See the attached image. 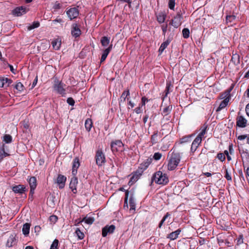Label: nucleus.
I'll list each match as a JSON object with an SVG mask.
<instances>
[{"label":"nucleus","mask_w":249,"mask_h":249,"mask_svg":"<svg viewBox=\"0 0 249 249\" xmlns=\"http://www.w3.org/2000/svg\"><path fill=\"white\" fill-rule=\"evenodd\" d=\"M152 181L158 184L165 185L169 182V178L166 174L159 171L153 175Z\"/></svg>","instance_id":"obj_1"},{"label":"nucleus","mask_w":249,"mask_h":249,"mask_svg":"<svg viewBox=\"0 0 249 249\" xmlns=\"http://www.w3.org/2000/svg\"><path fill=\"white\" fill-rule=\"evenodd\" d=\"M180 159L179 153L173 152L168 161V169L171 171L175 169L178 165Z\"/></svg>","instance_id":"obj_2"},{"label":"nucleus","mask_w":249,"mask_h":249,"mask_svg":"<svg viewBox=\"0 0 249 249\" xmlns=\"http://www.w3.org/2000/svg\"><path fill=\"white\" fill-rule=\"evenodd\" d=\"M183 19V13L180 9L178 11L177 14L169 22V25L175 29L179 27L182 22Z\"/></svg>","instance_id":"obj_3"},{"label":"nucleus","mask_w":249,"mask_h":249,"mask_svg":"<svg viewBox=\"0 0 249 249\" xmlns=\"http://www.w3.org/2000/svg\"><path fill=\"white\" fill-rule=\"evenodd\" d=\"M66 85L64 83L57 79H55L53 85V90L58 94L61 95L62 96H66Z\"/></svg>","instance_id":"obj_4"},{"label":"nucleus","mask_w":249,"mask_h":249,"mask_svg":"<svg viewBox=\"0 0 249 249\" xmlns=\"http://www.w3.org/2000/svg\"><path fill=\"white\" fill-rule=\"evenodd\" d=\"M147 168V165L144 168H141V169H138L135 172H134L131 177L130 180L129 181L128 184L129 186L133 184L135 182H136L138 179L139 178L140 176L142 175L143 171L145 170Z\"/></svg>","instance_id":"obj_5"},{"label":"nucleus","mask_w":249,"mask_h":249,"mask_svg":"<svg viewBox=\"0 0 249 249\" xmlns=\"http://www.w3.org/2000/svg\"><path fill=\"white\" fill-rule=\"evenodd\" d=\"M66 14L71 20L77 18L79 14L78 7L68 8L66 10Z\"/></svg>","instance_id":"obj_6"},{"label":"nucleus","mask_w":249,"mask_h":249,"mask_svg":"<svg viewBox=\"0 0 249 249\" xmlns=\"http://www.w3.org/2000/svg\"><path fill=\"white\" fill-rule=\"evenodd\" d=\"M111 149L113 153L122 151L124 144L121 141L116 140L111 142Z\"/></svg>","instance_id":"obj_7"},{"label":"nucleus","mask_w":249,"mask_h":249,"mask_svg":"<svg viewBox=\"0 0 249 249\" xmlns=\"http://www.w3.org/2000/svg\"><path fill=\"white\" fill-rule=\"evenodd\" d=\"M27 8L24 6H19L15 8L12 11V14L14 16L19 17L25 14L27 12Z\"/></svg>","instance_id":"obj_8"},{"label":"nucleus","mask_w":249,"mask_h":249,"mask_svg":"<svg viewBox=\"0 0 249 249\" xmlns=\"http://www.w3.org/2000/svg\"><path fill=\"white\" fill-rule=\"evenodd\" d=\"M173 38V34H170L169 35L168 38L166 39V40L164 41L161 44V45L159 49V52L160 54H161L163 52V51L165 50V49L168 46V45L169 44V43L172 40Z\"/></svg>","instance_id":"obj_9"},{"label":"nucleus","mask_w":249,"mask_h":249,"mask_svg":"<svg viewBox=\"0 0 249 249\" xmlns=\"http://www.w3.org/2000/svg\"><path fill=\"white\" fill-rule=\"evenodd\" d=\"M247 120L242 116H238L236 118V125L239 127L244 128L247 126Z\"/></svg>","instance_id":"obj_10"},{"label":"nucleus","mask_w":249,"mask_h":249,"mask_svg":"<svg viewBox=\"0 0 249 249\" xmlns=\"http://www.w3.org/2000/svg\"><path fill=\"white\" fill-rule=\"evenodd\" d=\"M78 184L77 178L75 177H73L71 178V180L70 183V188L73 194L77 193V185Z\"/></svg>","instance_id":"obj_11"},{"label":"nucleus","mask_w":249,"mask_h":249,"mask_svg":"<svg viewBox=\"0 0 249 249\" xmlns=\"http://www.w3.org/2000/svg\"><path fill=\"white\" fill-rule=\"evenodd\" d=\"M105 158L103 153L100 151H98L96 155V161L97 164L99 166L105 162Z\"/></svg>","instance_id":"obj_12"},{"label":"nucleus","mask_w":249,"mask_h":249,"mask_svg":"<svg viewBox=\"0 0 249 249\" xmlns=\"http://www.w3.org/2000/svg\"><path fill=\"white\" fill-rule=\"evenodd\" d=\"M66 179V177L63 175H59L58 176L56 183L58 185L59 189H63L64 187Z\"/></svg>","instance_id":"obj_13"},{"label":"nucleus","mask_w":249,"mask_h":249,"mask_svg":"<svg viewBox=\"0 0 249 249\" xmlns=\"http://www.w3.org/2000/svg\"><path fill=\"white\" fill-rule=\"evenodd\" d=\"M12 80L8 78L2 77L0 78V88H6L12 83Z\"/></svg>","instance_id":"obj_14"},{"label":"nucleus","mask_w":249,"mask_h":249,"mask_svg":"<svg viewBox=\"0 0 249 249\" xmlns=\"http://www.w3.org/2000/svg\"><path fill=\"white\" fill-rule=\"evenodd\" d=\"M52 45L53 48L55 50H58L61 45V38L57 37L53 40Z\"/></svg>","instance_id":"obj_15"},{"label":"nucleus","mask_w":249,"mask_h":249,"mask_svg":"<svg viewBox=\"0 0 249 249\" xmlns=\"http://www.w3.org/2000/svg\"><path fill=\"white\" fill-rule=\"evenodd\" d=\"M80 166L79 160L78 158H75L73 160L72 174L75 176L77 174V170Z\"/></svg>","instance_id":"obj_16"},{"label":"nucleus","mask_w":249,"mask_h":249,"mask_svg":"<svg viewBox=\"0 0 249 249\" xmlns=\"http://www.w3.org/2000/svg\"><path fill=\"white\" fill-rule=\"evenodd\" d=\"M166 13L164 11H160L157 14V19L160 23L164 22L166 18Z\"/></svg>","instance_id":"obj_17"},{"label":"nucleus","mask_w":249,"mask_h":249,"mask_svg":"<svg viewBox=\"0 0 249 249\" xmlns=\"http://www.w3.org/2000/svg\"><path fill=\"white\" fill-rule=\"evenodd\" d=\"M201 143V142L199 141V138H195L191 145V152L194 153L196 150L197 148Z\"/></svg>","instance_id":"obj_18"},{"label":"nucleus","mask_w":249,"mask_h":249,"mask_svg":"<svg viewBox=\"0 0 249 249\" xmlns=\"http://www.w3.org/2000/svg\"><path fill=\"white\" fill-rule=\"evenodd\" d=\"M207 125L204 124L200 128V132L196 138H199V141L202 142V139L204 138V135L207 132Z\"/></svg>","instance_id":"obj_19"},{"label":"nucleus","mask_w":249,"mask_h":249,"mask_svg":"<svg viewBox=\"0 0 249 249\" xmlns=\"http://www.w3.org/2000/svg\"><path fill=\"white\" fill-rule=\"evenodd\" d=\"M181 232V230L180 229H178L175 231L172 232L169 234L168 235L167 238L170 239L171 240H174L176 239L178 235Z\"/></svg>","instance_id":"obj_20"},{"label":"nucleus","mask_w":249,"mask_h":249,"mask_svg":"<svg viewBox=\"0 0 249 249\" xmlns=\"http://www.w3.org/2000/svg\"><path fill=\"white\" fill-rule=\"evenodd\" d=\"M25 187L23 185H18L13 187V191L16 193L22 194L25 191Z\"/></svg>","instance_id":"obj_21"},{"label":"nucleus","mask_w":249,"mask_h":249,"mask_svg":"<svg viewBox=\"0 0 249 249\" xmlns=\"http://www.w3.org/2000/svg\"><path fill=\"white\" fill-rule=\"evenodd\" d=\"M229 99L228 98H226V99H224L220 104L219 107H217V108L216 110V112H219L223 108H224L228 104V103L229 102Z\"/></svg>","instance_id":"obj_22"},{"label":"nucleus","mask_w":249,"mask_h":249,"mask_svg":"<svg viewBox=\"0 0 249 249\" xmlns=\"http://www.w3.org/2000/svg\"><path fill=\"white\" fill-rule=\"evenodd\" d=\"M4 147V144H3L0 148V162H1L5 157L9 156V154L5 151Z\"/></svg>","instance_id":"obj_23"},{"label":"nucleus","mask_w":249,"mask_h":249,"mask_svg":"<svg viewBox=\"0 0 249 249\" xmlns=\"http://www.w3.org/2000/svg\"><path fill=\"white\" fill-rule=\"evenodd\" d=\"M30 188L36 189V179L35 177H30L28 179Z\"/></svg>","instance_id":"obj_24"},{"label":"nucleus","mask_w":249,"mask_h":249,"mask_svg":"<svg viewBox=\"0 0 249 249\" xmlns=\"http://www.w3.org/2000/svg\"><path fill=\"white\" fill-rule=\"evenodd\" d=\"M16 244V238L15 237L12 235L8 238L6 245L8 247H11Z\"/></svg>","instance_id":"obj_25"},{"label":"nucleus","mask_w":249,"mask_h":249,"mask_svg":"<svg viewBox=\"0 0 249 249\" xmlns=\"http://www.w3.org/2000/svg\"><path fill=\"white\" fill-rule=\"evenodd\" d=\"M30 228V224L29 223H25L23 225L22 231L24 235L27 236L29 234Z\"/></svg>","instance_id":"obj_26"},{"label":"nucleus","mask_w":249,"mask_h":249,"mask_svg":"<svg viewBox=\"0 0 249 249\" xmlns=\"http://www.w3.org/2000/svg\"><path fill=\"white\" fill-rule=\"evenodd\" d=\"M231 61L235 65H238L240 64V56L238 54H233L232 56Z\"/></svg>","instance_id":"obj_27"},{"label":"nucleus","mask_w":249,"mask_h":249,"mask_svg":"<svg viewBox=\"0 0 249 249\" xmlns=\"http://www.w3.org/2000/svg\"><path fill=\"white\" fill-rule=\"evenodd\" d=\"M92 122L91 119H87L85 123V126L86 130L89 132L90 131L91 127H92Z\"/></svg>","instance_id":"obj_28"},{"label":"nucleus","mask_w":249,"mask_h":249,"mask_svg":"<svg viewBox=\"0 0 249 249\" xmlns=\"http://www.w3.org/2000/svg\"><path fill=\"white\" fill-rule=\"evenodd\" d=\"M94 221V219L92 217H84L81 221L78 222L77 224L84 221L86 224L90 225L92 224ZM75 225H77V224H75Z\"/></svg>","instance_id":"obj_29"},{"label":"nucleus","mask_w":249,"mask_h":249,"mask_svg":"<svg viewBox=\"0 0 249 249\" xmlns=\"http://www.w3.org/2000/svg\"><path fill=\"white\" fill-rule=\"evenodd\" d=\"M159 135V132L158 131L154 132V134L151 136V143L152 145L156 144L158 142V137Z\"/></svg>","instance_id":"obj_30"},{"label":"nucleus","mask_w":249,"mask_h":249,"mask_svg":"<svg viewBox=\"0 0 249 249\" xmlns=\"http://www.w3.org/2000/svg\"><path fill=\"white\" fill-rule=\"evenodd\" d=\"M130 210H135L136 208V202L133 197L131 196L129 198Z\"/></svg>","instance_id":"obj_31"},{"label":"nucleus","mask_w":249,"mask_h":249,"mask_svg":"<svg viewBox=\"0 0 249 249\" xmlns=\"http://www.w3.org/2000/svg\"><path fill=\"white\" fill-rule=\"evenodd\" d=\"M75 234L79 240L83 239L85 237L84 233L82 232L78 228H76L75 230Z\"/></svg>","instance_id":"obj_32"},{"label":"nucleus","mask_w":249,"mask_h":249,"mask_svg":"<svg viewBox=\"0 0 249 249\" xmlns=\"http://www.w3.org/2000/svg\"><path fill=\"white\" fill-rule=\"evenodd\" d=\"M130 94L129 90H125L123 92L121 97V101H122L123 100V102L125 101V99L127 98V100H128L129 98H127L128 96Z\"/></svg>","instance_id":"obj_33"},{"label":"nucleus","mask_w":249,"mask_h":249,"mask_svg":"<svg viewBox=\"0 0 249 249\" xmlns=\"http://www.w3.org/2000/svg\"><path fill=\"white\" fill-rule=\"evenodd\" d=\"M109 53V47L106 48L104 53H103L102 55V56H101V63L103 62V61H104L108 54Z\"/></svg>","instance_id":"obj_34"},{"label":"nucleus","mask_w":249,"mask_h":249,"mask_svg":"<svg viewBox=\"0 0 249 249\" xmlns=\"http://www.w3.org/2000/svg\"><path fill=\"white\" fill-rule=\"evenodd\" d=\"M40 23L38 21H34L31 25L28 26L27 29L28 30H32L38 27Z\"/></svg>","instance_id":"obj_35"},{"label":"nucleus","mask_w":249,"mask_h":249,"mask_svg":"<svg viewBox=\"0 0 249 249\" xmlns=\"http://www.w3.org/2000/svg\"><path fill=\"white\" fill-rule=\"evenodd\" d=\"M220 98L221 99L224 100L226 99V98H228L230 100L231 99V94H229V91L225 90L224 92L220 94Z\"/></svg>","instance_id":"obj_36"},{"label":"nucleus","mask_w":249,"mask_h":249,"mask_svg":"<svg viewBox=\"0 0 249 249\" xmlns=\"http://www.w3.org/2000/svg\"><path fill=\"white\" fill-rule=\"evenodd\" d=\"M101 42L103 46L106 47L109 44V39L107 37L104 36L102 38Z\"/></svg>","instance_id":"obj_37"},{"label":"nucleus","mask_w":249,"mask_h":249,"mask_svg":"<svg viewBox=\"0 0 249 249\" xmlns=\"http://www.w3.org/2000/svg\"><path fill=\"white\" fill-rule=\"evenodd\" d=\"M71 31H81L80 25L77 23H73L71 25Z\"/></svg>","instance_id":"obj_38"},{"label":"nucleus","mask_w":249,"mask_h":249,"mask_svg":"<svg viewBox=\"0 0 249 249\" xmlns=\"http://www.w3.org/2000/svg\"><path fill=\"white\" fill-rule=\"evenodd\" d=\"M172 107L168 106L163 108L162 113L164 115L166 116L168 115L171 111Z\"/></svg>","instance_id":"obj_39"},{"label":"nucleus","mask_w":249,"mask_h":249,"mask_svg":"<svg viewBox=\"0 0 249 249\" xmlns=\"http://www.w3.org/2000/svg\"><path fill=\"white\" fill-rule=\"evenodd\" d=\"M193 135H188L182 137L180 140L181 143H185L191 141V138Z\"/></svg>","instance_id":"obj_40"},{"label":"nucleus","mask_w":249,"mask_h":249,"mask_svg":"<svg viewBox=\"0 0 249 249\" xmlns=\"http://www.w3.org/2000/svg\"><path fill=\"white\" fill-rule=\"evenodd\" d=\"M108 232H109V226L107 225L102 229V236L103 237L106 236Z\"/></svg>","instance_id":"obj_41"},{"label":"nucleus","mask_w":249,"mask_h":249,"mask_svg":"<svg viewBox=\"0 0 249 249\" xmlns=\"http://www.w3.org/2000/svg\"><path fill=\"white\" fill-rule=\"evenodd\" d=\"M58 242L57 239H55L52 244L50 249H58Z\"/></svg>","instance_id":"obj_42"},{"label":"nucleus","mask_w":249,"mask_h":249,"mask_svg":"<svg viewBox=\"0 0 249 249\" xmlns=\"http://www.w3.org/2000/svg\"><path fill=\"white\" fill-rule=\"evenodd\" d=\"M170 216V214L169 213H167L166 214L163 216L162 220L160 221V223L159 225V228H160L164 223V222L165 221V220Z\"/></svg>","instance_id":"obj_43"},{"label":"nucleus","mask_w":249,"mask_h":249,"mask_svg":"<svg viewBox=\"0 0 249 249\" xmlns=\"http://www.w3.org/2000/svg\"><path fill=\"white\" fill-rule=\"evenodd\" d=\"M15 88L19 91H22L23 90L24 86L20 82L18 83L15 86Z\"/></svg>","instance_id":"obj_44"},{"label":"nucleus","mask_w":249,"mask_h":249,"mask_svg":"<svg viewBox=\"0 0 249 249\" xmlns=\"http://www.w3.org/2000/svg\"><path fill=\"white\" fill-rule=\"evenodd\" d=\"M12 137L9 135H5L3 137V141L6 143H10L12 142Z\"/></svg>","instance_id":"obj_45"},{"label":"nucleus","mask_w":249,"mask_h":249,"mask_svg":"<svg viewBox=\"0 0 249 249\" xmlns=\"http://www.w3.org/2000/svg\"><path fill=\"white\" fill-rule=\"evenodd\" d=\"M176 0H169L168 7L171 10H174Z\"/></svg>","instance_id":"obj_46"},{"label":"nucleus","mask_w":249,"mask_h":249,"mask_svg":"<svg viewBox=\"0 0 249 249\" xmlns=\"http://www.w3.org/2000/svg\"><path fill=\"white\" fill-rule=\"evenodd\" d=\"M217 158L223 162L225 160V156L223 153H219L217 155Z\"/></svg>","instance_id":"obj_47"},{"label":"nucleus","mask_w":249,"mask_h":249,"mask_svg":"<svg viewBox=\"0 0 249 249\" xmlns=\"http://www.w3.org/2000/svg\"><path fill=\"white\" fill-rule=\"evenodd\" d=\"M162 154L160 152H156L154 154L153 158L155 160H158L161 158Z\"/></svg>","instance_id":"obj_48"},{"label":"nucleus","mask_w":249,"mask_h":249,"mask_svg":"<svg viewBox=\"0 0 249 249\" xmlns=\"http://www.w3.org/2000/svg\"><path fill=\"white\" fill-rule=\"evenodd\" d=\"M236 17L234 15H230L226 17V21L231 22L235 19Z\"/></svg>","instance_id":"obj_49"},{"label":"nucleus","mask_w":249,"mask_h":249,"mask_svg":"<svg viewBox=\"0 0 249 249\" xmlns=\"http://www.w3.org/2000/svg\"><path fill=\"white\" fill-rule=\"evenodd\" d=\"M57 220V217L55 215H51L50 217V221L52 222V223H55Z\"/></svg>","instance_id":"obj_50"},{"label":"nucleus","mask_w":249,"mask_h":249,"mask_svg":"<svg viewBox=\"0 0 249 249\" xmlns=\"http://www.w3.org/2000/svg\"><path fill=\"white\" fill-rule=\"evenodd\" d=\"M67 103L71 106H74V103H75V102L74 101V100L71 98V97H69L67 99Z\"/></svg>","instance_id":"obj_51"},{"label":"nucleus","mask_w":249,"mask_h":249,"mask_svg":"<svg viewBox=\"0 0 249 249\" xmlns=\"http://www.w3.org/2000/svg\"><path fill=\"white\" fill-rule=\"evenodd\" d=\"M225 178L228 180H231V176H230V175L228 173V170L226 169V175L225 176Z\"/></svg>","instance_id":"obj_52"},{"label":"nucleus","mask_w":249,"mask_h":249,"mask_svg":"<svg viewBox=\"0 0 249 249\" xmlns=\"http://www.w3.org/2000/svg\"><path fill=\"white\" fill-rule=\"evenodd\" d=\"M61 7V5L59 3H58L57 2L54 4L53 6V8L54 9H60Z\"/></svg>","instance_id":"obj_53"},{"label":"nucleus","mask_w":249,"mask_h":249,"mask_svg":"<svg viewBox=\"0 0 249 249\" xmlns=\"http://www.w3.org/2000/svg\"><path fill=\"white\" fill-rule=\"evenodd\" d=\"M128 193H129L128 191H126L125 192L124 207H125V204L127 205V199H128Z\"/></svg>","instance_id":"obj_54"},{"label":"nucleus","mask_w":249,"mask_h":249,"mask_svg":"<svg viewBox=\"0 0 249 249\" xmlns=\"http://www.w3.org/2000/svg\"><path fill=\"white\" fill-rule=\"evenodd\" d=\"M148 101V99L145 97H142V106H145L146 102Z\"/></svg>","instance_id":"obj_55"},{"label":"nucleus","mask_w":249,"mask_h":249,"mask_svg":"<svg viewBox=\"0 0 249 249\" xmlns=\"http://www.w3.org/2000/svg\"><path fill=\"white\" fill-rule=\"evenodd\" d=\"M198 243L200 245H203L205 244L206 240L203 238H200V239L199 240Z\"/></svg>","instance_id":"obj_56"},{"label":"nucleus","mask_w":249,"mask_h":249,"mask_svg":"<svg viewBox=\"0 0 249 249\" xmlns=\"http://www.w3.org/2000/svg\"><path fill=\"white\" fill-rule=\"evenodd\" d=\"M71 34L73 36H74L76 38L80 36L81 32H71Z\"/></svg>","instance_id":"obj_57"},{"label":"nucleus","mask_w":249,"mask_h":249,"mask_svg":"<svg viewBox=\"0 0 249 249\" xmlns=\"http://www.w3.org/2000/svg\"><path fill=\"white\" fill-rule=\"evenodd\" d=\"M182 35L184 38H187L190 36V32H182Z\"/></svg>","instance_id":"obj_58"},{"label":"nucleus","mask_w":249,"mask_h":249,"mask_svg":"<svg viewBox=\"0 0 249 249\" xmlns=\"http://www.w3.org/2000/svg\"><path fill=\"white\" fill-rule=\"evenodd\" d=\"M246 138H247L248 137L246 135H240L238 137V139L240 140H243L245 139Z\"/></svg>","instance_id":"obj_59"},{"label":"nucleus","mask_w":249,"mask_h":249,"mask_svg":"<svg viewBox=\"0 0 249 249\" xmlns=\"http://www.w3.org/2000/svg\"><path fill=\"white\" fill-rule=\"evenodd\" d=\"M134 110L137 114H140L142 112L141 108L140 107L135 108Z\"/></svg>","instance_id":"obj_60"},{"label":"nucleus","mask_w":249,"mask_h":249,"mask_svg":"<svg viewBox=\"0 0 249 249\" xmlns=\"http://www.w3.org/2000/svg\"><path fill=\"white\" fill-rule=\"evenodd\" d=\"M115 229V226L113 225H110V233L113 232Z\"/></svg>","instance_id":"obj_61"},{"label":"nucleus","mask_w":249,"mask_h":249,"mask_svg":"<svg viewBox=\"0 0 249 249\" xmlns=\"http://www.w3.org/2000/svg\"><path fill=\"white\" fill-rule=\"evenodd\" d=\"M170 86V84H167L166 86V89H165V92H166L165 95L166 96H167V95L168 94V93L169 92V90Z\"/></svg>","instance_id":"obj_62"},{"label":"nucleus","mask_w":249,"mask_h":249,"mask_svg":"<svg viewBox=\"0 0 249 249\" xmlns=\"http://www.w3.org/2000/svg\"><path fill=\"white\" fill-rule=\"evenodd\" d=\"M149 116L147 114H146L143 118V122L144 124H145L148 119Z\"/></svg>","instance_id":"obj_63"},{"label":"nucleus","mask_w":249,"mask_h":249,"mask_svg":"<svg viewBox=\"0 0 249 249\" xmlns=\"http://www.w3.org/2000/svg\"><path fill=\"white\" fill-rule=\"evenodd\" d=\"M246 112L248 116H249V103L246 106Z\"/></svg>","instance_id":"obj_64"}]
</instances>
